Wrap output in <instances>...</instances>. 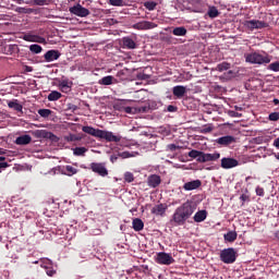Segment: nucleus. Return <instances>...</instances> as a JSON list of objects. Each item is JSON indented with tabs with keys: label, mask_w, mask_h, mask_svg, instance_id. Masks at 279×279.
I'll return each mask as SVG.
<instances>
[{
	"label": "nucleus",
	"mask_w": 279,
	"mask_h": 279,
	"mask_svg": "<svg viewBox=\"0 0 279 279\" xmlns=\"http://www.w3.org/2000/svg\"><path fill=\"white\" fill-rule=\"evenodd\" d=\"M34 264H38V262H35Z\"/></svg>",
	"instance_id": "obj_63"
},
{
	"label": "nucleus",
	"mask_w": 279,
	"mask_h": 279,
	"mask_svg": "<svg viewBox=\"0 0 279 279\" xmlns=\"http://www.w3.org/2000/svg\"><path fill=\"white\" fill-rule=\"evenodd\" d=\"M22 39L27 43H36V44H40V45L47 44V40L45 37H43L40 35H35L33 32H29V33L23 35Z\"/></svg>",
	"instance_id": "obj_8"
},
{
	"label": "nucleus",
	"mask_w": 279,
	"mask_h": 279,
	"mask_svg": "<svg viewBox=\"0 0 279 279\" xmlns=\"http://www.w3.org/2000/svg\"><path fill=\"white\" fill-rule=\"evenodd\" d=\"M62 97L60 92H50L48 95V101H58Z\"/></svg>",
	"instance_id": "obj_31"
},
{
	"label": "nucleus",
	"mask_w": 279,
	"mask_h": 279,
	"mask_svg": "<svg viewBox=\"0 0 279 279\" xmlns=\"http://www.w3.org/2000/svg\"><path fill=\"white\" fill-rule=\"evenodd\" d=\"M34 5H49L51 3V0H34L33 1Z\"/></svg>",
	"instance_id": "obj_39"
},
{
	"label": "nucleus",
	"mask_w": 279,
	"mask_h": 279,
	"mask_svg": "<svg viewBox=\"0 0 279 279\" xmlns=\"http://www.w3.org/2000/svg\"><path fill=\"white\" fill-rule=\"evenodd\" d=\"M157 27H158V24H155L149 21L137 22L136 24L133 25V28L136 31H148Z\"/></svg>",
	"instance_id": "obj_10"
},
{
	"label": "nucleus",
	"mask_w": 279,
	"mask_h": 279,
	"mask_svg": "<svg viewBox=\"0 0 279 279\" xmlns=\"http://www.w3.org/2000/svg\"><path fill=\"white\" fill-rule=\"evenodd\" d=\"M187 156L192 159H196V162H217L220 159V153H203L196 149L190 150Z\"/></svg>",
	"instance_id": "obj_3"
},
{
	"label": "nucleus",
	"mask_w": 279,
	"mask_h": 279,
	"mask_svg": "<svg viewBox=\"0 0 279 279\" xmlns=\"http://www.w3.org/2000/svg\"><path fill=\"white\" fill-rule=\"evenodd\" d=\"M8 163L7 162H0V169L7 168Z\"/></svg>",
	"instance_id": "obj_55"
},
{
	"label": "nucleus",
	"mask_w": 279,
	"mask_h": 279,
	"mask_svg": "<svg viewBox=\"0 0 279 279\" xmlns=\"http://www.w3.org/2000/svg\"><path fill=\"white\" fill-rule=\"evenodd\" d=\"M202 186V182L199 180L190 181L183 184V190L185 191H193L198 190Z\"/></svg>",
	"instance_id": "obj_21"
},
{
	"label": "nucleus",
	"mask_w": 279,
	"mask_h": 279,
	"mask_svg": "<svg viewBox=\"0 0 279 279\" xmlns=\"http://www.w3.org/2000/svg\"><path fill=\"white\" fill-rule=\"evenodd\" d=\"M155 262L162 266H170L174 263V258L170 253L160 252L156 254Z\"/></svg>",
	"instance_id": "obj_6"
},
{
	"label": "nucleus",
	"mask_w": 279,
	"mask_h": 279,
	"mask_svg": "<svg viewBox=\"0 0 279 279\" xmlns=\"http://www.w3.org/2000/svg\"><path fill=\"white\" fill-rule=\"evenodd\" d=\"M207 218V211L206 210H199L196 213L193 217L195 223L204 222Z\"/></svg>",
	"instance_id": "obj_23"
},
{
	"label": "nucleus",
	"mask_w": 279,
	"mask_h": 279,
	"mask_svg": "<svg viewBox=\"0 0 279 279\" xmlns=\"http://www.w3.org/2000/svg\"><path fill=\"white\" fill-rule=\"evenodd\" d=\"M167 112H178V107L173 105H169L167 107Z\"/></svg>",
	"instance_id": "obj_45"
},
{
	"label": "nucleus",
	"mask_w": 279,
	"mask_h": 279,
	"mask_svg": "<svg viewBox=\"0 0 279 279\" xmlns=\"http://www.w3.org/2000/svg\"><path fill=\"white\" fill-rule=\"evenodd\" d=\"M275 238H276V240H279V230H277V231L275 232Z\"/></svg>",
	"instance_id": "obj_57"
},
{
	"label": "nucleus",
	"mask_w": 279,
	"mask_h": 279,
	"mask_svg": "<svg viewBox=\"0 0 279 279\" xmlns=\"http://www.w3.org/2000/svg\"><path fill=\"white\" fill-rule=\"evenodd\" d=\"M8 107L10 109H14V111L16 112H22V110L24 109V107H22L17 99L8 101Z\"/></svg>",
	"instance_id": "obj_24"
},
{
	"label": "nucleus",
	"mask_w": 279,
	"mask_h": 279,
	"mask_svg": "<svg viewBox=\"0 0 279 279\" xmlns=\"http://www.w3.org/2000/svg\"><path fill=\"white\" fill-rule=\"evenodd\" d=\"M223 240H226L229 243H233L238 240V233L236 231H229L227 234H223Z\"/></svg>",
	"instance_id": "obj_27"
},
{
	"label": "nucleus",
	"mask_w": 279,
	"mask_h": 279,
	"mask_svg": "<svg viewBox=\"0 0 279 279\" xmlns=\"http://www.w3.org/2000/svg\"><path fill=\"white\" fill-rule=\"evenodd\" d=\"M54 274H56V270H54V269H51V268H48V269H47V276H48V277H53Z\"/></svg>",
	"instance_id": "obj_48"
},
{
	"label": "nucleus",
	"mask_w": 279,
	"mask_h": 279,
	"mask_svg": "<svg viewBox=\"0 0 279 279\" xmlns=\"http://www.w3.org/2000/svg\"><path fill=\"white\" fill-rule=\"evenodd\" d=\"M31 143H32L31 135H21V136H17L15 140L16 145H29Z\"/></svg>",
	"instance_id": "obj_22"
},
{
	"label": "nucleus",
	"mask_w": 279,
	"mask_h": 279,
	"mask_svg": "<svg viewBox=\"0 0 279 279\" xmlns=\"http://www.w3.org/2000/svg\"><path fill=\"white\" fill-rule=\"evenodd\" d=\"M88 151V149L84 146L81 147H75L73 149V155L74 156H85V154Z\"/></svg>",
	"instance_id": "obj_33"
},
{
	"label": "nucleus",
	"mask_w": 279,
	"mask_h": 279,
	"mask_svg": "<svg viewBox=\"0 0 279 279\" xmlns=\"http://www.w3.org/2000/svg\"><path fill=\"white\" fill-rule=\"evenodd\" d=\"M245 61L251 64L266 65L271 62V57L266 52H264V54L259 52H250L245 54Z\"/></svg>",
	"instance_id": "obj_4"
},
{
	"label": "nucleus",
	"mask_w": 279,
	"mask_h": 279,
	"mask_svg": "<svg viewBox=\"0 0 279 279\" xmlns=\"http://www.w3.org/2000/svg\"><path fill=\"white\" fill-rule=\"evenodd\" d=\"M72 109H73V111L77 110V106H73Z\"/></svg>",
	"instance_id": "obj_61"
},
{
	"label": "nucleus",
	"mask_w": 279,
	"mask_h": 279,
	"mask_svg": "<svg viewBox=\"0 0 279 279\" xmlns=\"http://www.w3.org/2000/svg\"><path fill=\"white\" fill-rule=\"evenodd\" d=\"M82 132L99 140H106L108 143H119L121 141L120 135H113L111 131H101L90 125H83Z\"/></svg>",
	"instance_id": "obj_2"
},
{
	"label": "nucleus",
	"mask_w": 279,
	"mask_h": 279,
	"mask_svg": "<svg viewBox=\"0 0 279 279\" xmlns=\"http://www.w3.org/2000/svg\"><path fill=\"white\" fill-rule=\"evenodd\" d=\"M220 167L222 169L229 170L234 167H239V161L235 158H221Z\"/></svg>",
	"instance_id": "obj_12"
},
{
	"label": "nucleus",
	"mask_w": 279,
	"mask_h": 279,
	"mask_svg": "<svg viewBox=\"0 0 279 279\" xmlns=\"http://www.w3.org/2000/svg\"><path fill=\"white\" fill-rule=\"evenodd\" d=\"M230 69H231V63H228V62L219 63L216 66V71H219V72H225V71H228Z\"/></svg>",
	"instance_id": "obj_32"
},
{
	"label": "nucleus",
	"mask_w": 279,
	"mask_h": 279,
	"mask_svg": "<svg viewBox=\"0 0 279 279\" xmlns=\"http://www.w3.org/2000/svg\"><path fill=\"white\" fill-rule=\"evenodd\" d=\"M274 146L279 149V137L274 141Z\"/></svg>",
	"instance_id": "obj_52"
},
{
	"label": "nucleus",
	"mask_w": 279,
	"mask_h": 279,
	"mask_svg": "<svg viewBox=\"0 0 279 279\" xmlns=\"http://www.w3.org/2000/svg\"><path fill=\"white\" fill-rule=\"evenodd\" d=\"M4 160H5V158H3V157H0V162H1V161H4Z\"/></svg>",
	"instance_id": "obj_62"
},
{
	"label": "nucleus",
	"mask_w": 279,
	"mask_h": 279,
	"mask_svg": "<svg viewBox=\"0 0 279 279\" xmlns=\"http://www.w3.org/2000/svg\"><path fill=\"white\" fill-rule=\"evenodd\" d=\"M63 172L68 175V177H73L74 174H76L78 172L77 169H75L73 166H65L63 167Z\"/></svg>",
	"instance_id": "obj_29"
},
{
	"label": "nucleus",
	"mask_w": 279,
	"mask_h": 279,
	"mask_svg": "<svg viewBox=\"0 0 279 279\" xmlns=\"http://www.w3.org/2000/svg\"><path fill=\"white\" fill-rule=\"evenodd\" d=\"M157 5L158 3L154 1L144 2V8H146V10H148L149 12L154 11L157 8Z\"/></svg>",
	"instance_id": "obj_36"
},
{
	"label": "nucleus",
	"mask_w": 279,
	"mask_h": 279,
	"mask_svg": "<svg viewBox=\"0 0 279 279\" xmlns=\"http://www.w3.org/2000/svg\"><path fill=\"white\" fill-rule=\"evenodd\" d=\"M172 93L174 97L181 99L186 94V87L184 85H175L173 86Z\"/></svg>",
	"instance_id": "obj_20"
},
{
	"label": "nucleus",
	"mask_w": 279,
	"mask_h": 279,
	"mask_svg": "<svg viewBox=\"0 0 279 279\" xmlns=\"http://www.w3.org/2000/svg\"><path fill=\"white\" fill-rule=\"evenodd\" d=\"M205 131H206L207 133H210V132L213 131V129H211V128H207Z\"/></svg>",
	"instance_id": "obj_58"
},
{
	"label": "nucleus",
	"mask_w": 279,
	"mask_h": 279,
	"mask_svg": "<svg viewBox=\"0 0 279 279\" xmlns=\"http://www.w3.org/2000/svg\"><path fill=\"white\" fill-rule=\"evenodd\" d=\"M16 12H20L22 14H33L35 12V10L28 9V8H17Z\"/></svg>",
	"instance_id": "obj_38"
},
{
	"label": "nucleus",
	"mask_w": 279,
	"mask_h": 279,
	"mask_svg": "<svg viewBox=\"0 0 279 279\" xmlns=\"http://www.w3.org/2000/svg\"><path fill=\"white\" fill-rule=\"evenodd\" d=\"M35 136L37 138H43V140H50V141H53L56 142L58 140V136L54 135L52 132L50 131H45V130H41V131H35Z\"/></svg>",
	"instance_id": "obj_13"
},
{
	"label": "nucleus",
	"mask_w": 279,
	"mask_h": 279,
	"mask_svg": "<svg viewBox=\"0 0 279 279\" xmlns=\"http://www.w3.org/2000/svg\"><path fill=\"white\" fill-rule=\"evenodd\" d=\"M255 193H256L257 196H262V197L265 196L264 187L256 186Z\"/></svg>",
	"instance_id": "obj_44"
},
{
	"label": "nucleus",
	"mask_w": 279,
	"mask_h": 279,
	"mask_svg": "<svg viewBox=\"0 0 279 279\" xmlns=\"http://www.w3.org/2000/svg\"><path fill=\"white\" fill-rule=\"evenodd\" d=\"M144 227H145V225H144L143 219H140V218L133 219V229L135 232L143 231Z\"/></svg>",
	"instance_id": "obj_26"
},
{
	"label": "nucleus",
	"mask_w": 279,
	"mask_h": 279,
	"mask_svg": "<svg viewBox=\"0 0 279 279\" xmlns=\"http://www.w3.org/2000/svg\"><path fill=\"white\" fill-rule=\"evenodd\" d=\"M236 256H238V253L236 251H234L233 247L223 248L220 252V260L227 265H231L234 262H236Z\"/></svg>",
	"instance_id": "obj_5"
},
{
	"label": "nucleus",
	"mask_w": 279,
	"mask_h": 279,
	"mask_svg": "<svg viewBox=\"0 0 279 279\" xmlns=\"http://www.w3.org/2000/svg\"><path fill=\"white\" fill-rule=\"evenodd\" d=\"M113 80L114 77L112 75H107L99 81V84L104 86H110L111 84H113Z\"/></svg>",
	"instance_id": "obj_30"
},
{
	"label": "nucleus",
	"mask_w": 279,
	"mask_h": 279,
	"mask_svg": "<svg viewBox=\"0 0 279 279\" xmlns=\"http://www.w3.org/2000/svg\"><path fill=\"white\" fill-rule=\"evenodd\" d=\"M161 184V178L159 174H149L147 178V185L150 189H157Z\"/></svg>",
	"instance_id": "obj_15"
},
{
	"label": "nucleus",
	"mask_w": 279,
	"mask_h": 279,
	"mask_svg": "<svg viewBox=\"0 0 279 279\" xmlns=\"http://www.w3.org/2000/svg\"><path fill=\"white\" fill-rule=\"evenodd\" d=\"M233 74V76H234V73H233V71H228V73L227 74H223V78H231V76L230 75H232Z\"/></svg>",
	"instance_id": "obj_51"
},
{
	"label": "nucleus",
	"mask_w": 279,
	"mask_h": 279,
	"mask_svg": "<svg viewBox=\"0 0 279 279\" xmlns=\"http://www.w3.org/2000/svg\"><path fill=\"white\" fill-rule=\"evenodd\" d=\"M268 70H270L275 73H278L279 72V61L274 62V63H269Z\"/></svg>",
	"instance_id": "obj_40"
},
{
	"label": "nucleus",
	"mask_w": 279,
	"mask_h": 279,
	"mask_svg": "<svg viewBox=\"0 0 279 279\" xmlns=\"http://www.w3.org/2000/svg\"><path fill=\"white\" fill-rule=\"evenodd\" d=\"M196 209L197 206L192 201H187L186 203L181 204L180 207L175 208L172 217L173 222L177 226H184L187 219L193 216Z\"/></svg>",
	"instance_id": "obj_1"
},
{
	"label": "nucleus",
	"mask_w": 279,
	"mask_h": 279,
	"mask_svg": "<svg viewBox=\"0 0 279 279\" xmlns=\"http://www.w3.org/2000/svg\"><path fill=\"white\" fill-rule=\"evenodd\" d=\"M90 170H93L94 173H97L102 178H106L108 175V170L106 169L104 163L93 162L90 163Z\"/></svg>",
	"instance_id": "obj_11"
},
{
	"label": "nucleus",
	"mask_w": 279,
	"mask_h": 279,
	"mask_svg": "<svg viewBox=\"0 0 279 279\" xmlns=\"http://www.w3.org/2000/svg\"><path fill=\"white\" fill-rule=\"evenodd\" d=\"M73 86V82L69 81L68 78H62L59 83V87L63 94H68L71 92Z\"/></svg>",
	"instance_id": "obj_18"
},
{
	"label": "nucleus",
	"mask_w": 279,
	"mask_h": 279,
	"mask_svg": "<svg viewBox=\"0 0 279 279\" xmlns=\"http://www.w3.org/2000/svg\"><path fill=\"white\" fill-rule=\"evenodd\" d=\"M63 140H65L68 143H74L80 142L81 140H90V137L85 134L75 135L70 133L69 135L63 136Z\"/></svg>",
	"instance_id": "obj_16"
},
{
	"label": "nucleus",
	"mask_w": 279,
	"mask_h": 279,
	"mask_svg": "<svg viewBox=\"0 0 279 279\" xmlns=\"http://www.w3.org/2000/svg\"><path fill=\"white\" fill-rule=\"evenodd\" d=\"M272 102H274L275 106H279V99H278V98H275V99L272 100Z\"/></svg>",
	"instance_id": "obj_56"
},
{
	"label": "nucleus",
	"mask_w": 279,
	"mask_h": 279,
	"mask_svg": "<svg viewBox=\"0 0 279 279\" xmlns=\"http://www.w3.org/2000/svg\"><path fill=\"white\" fill-rule=\"evenodd\" d=\"M69 12L77 17H87L88 15H90V11L82 7L80 3H77L73 8H70Z\"/></svg>",
	"instance_id": "obj_9"
},
{
	"label": "nucleus",
	"mask_w": 279,
	"mask_h": 279,
	"mask_svg": "<svg viewBox=\"0 0 279 279\" xmlns=\"http://www.w3.org/2000/svg\"><path fill=\"white\" fill-rule=\"evenodd\" d=\"M33 71H34V69L32 66H29V65L24 66V72L32 73Z\"/></svg>",
	"instance_id": "obj_50"
},
{
	"label": "nucleus",
	"mask_w": 279,
	"mask_h": 279,
	"mask_svg": "<svg viewBox=\"0 0 279 279\" xmlns=\"http://www.w3.org/2000/svg\"><path fill=\"white\" fill-rule=\"evenodd\" d=\"M233 143H236V137L233 135H223L216 140V144L221 146L232 145Z\"/></svg>",
	"instance_id": "obj_14"
},
{
	"label": "nucleus",
	"mask_w": 279,
	"mask_h": 279,
	"mask_svg": "<svg viewBox=\"0 0 279 279\" xmlns=\"http://www.w3.org/2000/svg\"><path fill=\"white\" fill-rule=\"evenodd\" d=\"M121 75H123V72H118L117 73V76H121Z\"/></svg>",
	"instance_id": "obj_60"
},
{
	"label": "nucleus",
	"mask_w": 279,
	"mask_h": 279,
	"mask_svg": "<svg viewBox=\"0 0 279 279\" xmlns=\"http://www.w3.org/2000/svg\"><path fill=\"white\" fill-rule=\"evenodd\" d=\"M37 113H39V116L43 118H48L52 114V111H51V109L43 108V109L37 110Z\"/></svg>",
	"instance_id": "obj_37"
},
{
	"label": "nucleus",
	"mask_w": 279,
	"mask_h": 279,
	"mask_svg": "<svg viewBox=\"0 0 279 279\" xmlns=\"http://www.w3.org/2000/svg\"><path fill=\"white\" fill-rule=\"evenodd\" d=\"M208 17H210V19H215V17H218L219 16V11H218V9L217 8H215V7H210L209 9H208Z\"/></svg>",
	"instance_id": "obj_34"
},
{
	"label": "nucleus",
	"mask_w": 279,
	"mask_h": 279,
	"mask_svg": "<svg viewBox=\"0 0 279 279\" xmlns=\"http://www.w3.org/2000/svg\"><path fill=\"white\" fill-rule=\"evenodd\" d=\"M243 26L253 32L254 29L267 28L269 27V24L259 20H246L243 22Z\"/></svg>",
	"instance_id": "obj_7"
},
{
	"label": "nucleus",
	"mask_w": 279,
	"mask_h": 279,
	"mask_svg": "<svg viewBox=\"0 0 279 279\" xmlns=\"http://www.w3.org/2000/svg\"><path fill=\"white\" fill-rule=\"evenodd\" d=\"M61 53L59 50H48L46 54H44V59L46 62H53L60 58Z\"/></svg>",
	"instance_id": "obj_17"
},
{
	"label": "nucleus",
	"mask_w": 279,
	"mask_h": 279,
	"mask_svg": "<svg viewBox=\"0 0 279 279\" xmlns=\"http://www.w3.org/2000/svg\"><path fill=\"white\" fill-rule=\"evenodd\" d=\"M275 158L279 161V153L275 154Z\"/></svg>",
	"instance_id": "obj_59"
},
{
	"label": "nucleus",
	"mask_w": 279,
	"mask_h": 279,
	"mask_svg": "<svg viewBox=\"0 0 279 279\" xmlns=\"http://www.w3.org/2000/svg\"><path fill=\"white\" fill-rule=\"evenodd\" d=\"M122 46L124 49L134 50L136 49V41H134L130 36H124L122 38Z\"/></svg>",
	"instance_id": "obj_19"
},
{
	"label": "nucleus",
	"mask_w": 279,
	"mask_h": 279,
	"mask_svg": "<svg viewBox=\"0 0 279 279\" xmlns=\"http://www.w3.org/2000/svg\"><path fill=\"white\" fill-rule=\"evenodd\" d=\"M29 51L34 54H40L41 51H43V47H40L39 45L37 44H34V45H31L29 46Z\"/></svg>",
	"instance_id": "obj_35"
},
{
	"label": "nucleus",
	"mask_w": 279,
	"mask_h": 279,
	"mask_svg": "<svg viewBox=\"0 0 279 279\" xmlns=\"http://www.w3.org/2000/svg\"><path fill=\"white\" fill-rule=\"evenodd\" d=\"M110 5H114V7H123L124 5V1L123 0H109Z\"/></svg>",
	"instance_id": "obj_43"
},
{
	"label": "nucleus",
	"mask_w": 279,
	"mask_h": 279,
	"mask_svg": "<svg viewBox=\"0 0 279 279\" xmlns=\"http://www.w3.org/2000/svg\"><path fill=\"white\" fill-rule=\"evenodd\" d=\"M268 120H269V121H272V122L279 121V112L269 113Z\"/></svg>",
	"instance_id": "obj_42"
},
{
	"label": "nucleus",
	"mask_w": 279,
	"mask_h": 279,
	"mask_svg": "<svg viewBox=\"0 0 279 279\" xmlns=\"http://www.w3.org/2000/svg\"><path fill=\"white\" fill-rule=\"evenodd\" d=\"M167 211V206L165 204H158L155 207H153V214L156 216H163Z\"/></svg>",
	"instance_id": "obj_25"
},
{
	"label": "nucleus",
	"mask_w": 279,
	"mask_h": 279,
	"mask_svg": "<svg viewBox=\"0 0 279 279\" xmlns=\"http://www.w3.org/2000/svg\"><path fill=\"white\" fill-rule=\"evenodd\" d=\"M9 51L10 52L19 51V46L17 45H10L9 46Z\"/></svg>",
	"instance_id": "obj_47"
},
{
	"label": "nucleus",
	"mask_w": 279,
	"mask_h": 279,
	"mask_svg": "<svg viewBox=\"0 0 279 279\" xmlns=\"http://www.w3.org/2000/svg\"><path fill=\"white\" fill-rule=\"evenodd\" d=\"M172 34L177 37H184L187 34V31L184 26H179L173 28Z\"/></svg>",
	"instance_id": "obj_28"
},
{
	"label": "nucleus",
	"mask_w": 279,
	"mask_h": 279,
	"mask_svg": "<svg viewBox=\"0 0 279 279\" xmlns=\"http://www.w3.org/2000/svg\"><path fill=\"white\" fill-rule=\"evenodd\" d=\"M240 199H241L243 203H245L246 201H250V196H247L246 194H242V195L240 196Z\"/></svg>",
	"instance_id": "obj_49"
},
{
	"label": "nucleus",
	"mask_w": 279,
	"mask_h": 279,
	"mask_svg": "<svg viewBox=\"0 0 279 279\" xmlns=\"http://www.w3.org/2000/svg\"><path fill=\"white\" fill-rule=\"evenodd\" d=\"M150 108L149 107H141V112H147Z\"/></svg>",
	"instance_id": "obj_54"
},
{
	"label": "nucleus",
	"mask_w": 279,
	"mask_h": 279,
	"mask_svg": "<svg viewBox=\"0 0 279 279\" xmlns=\"http://www.w3.org/2000/svg\"><path fill=\"white\" fill-rule=\"evenodd\" d=\"M124 182H126V183L134 182V175L132 172L124 173Z\"/></svg>",
	"instance_id": "obj_41"
},
{
	"label": "nucleus",
	"mask_w": 279,
	"mask_h": 279,
	"mask_svg": "<svg viewBox=\"0 0 279 279\" xmlns=\"http://www.w3.org/2000/svg\"><path fill=\"white\" fill-rule=\"evenodd\" d=\"M178 146L174 144L167 145V151H177Z\"/></svg>",
	"instance_id": "obj_46"
},
{
	"label": "nucleus",
	"mask_w": 279,
	"mask_h": 279,
	"mask_svg": "<svg viewBox=\"0 0 279 279\" xmlns=\"http://www.w3.org/2000/svg\"><path fill=\"white\" fill-rule=\"evenodd\" d=\"M132 111H133V109H132L131 107L124 108V112H126V113H129V114H131Z\"/></svg>",
	"instance_id": "obj_53"
}]
</instances>
